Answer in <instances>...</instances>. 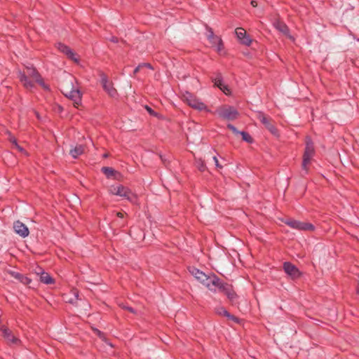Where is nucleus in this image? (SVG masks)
I'll use <instances>...</instances> for the list:
<instances>
[{
	"label": "nucleus",
	"instance_id": "nucleus-45",
	"mask_svg": "<svg viewBox=\"0 0 359 359\" xmlns=\"http://www.w3.org/2000/svg\"><path fill=\"white\" fill-rule=\"evenodd\" d=\"M250 4H251V5L253 7H257V2L256 1H255V0L251 1Z\"/></svg>",
	"mask_w": 359,
	"mask_h": 359
},
{
	"label": "nucleus",
	"instance_id": "nucleus-24",
	"mask_svg": "<svg viewBox=\"0 0 359 359\" xmlns=\"http://www.w3.org/2000/svg\"><path fill=\"white\" fill-rule=\"evenodd\" d=\"M240 135L242 136V139L243 141L248 143H252L253 138L250 136V135L245 131H241Z\"/></svg>",
	"mask_w": 359,
	"mask_h": 359
},
{
	"label": "nucleus",
	"instance_id": "nucleus-14",
	"mask_svg": "<svg viewBox=\"0 0 359 359\" xmlns=\"http://www.w3.org/2000/svg\"><path fill=\"white\" fill-rule=\"evenodd\" d=\"M1 336L8 342L13 344H17L20 340L15 337L12 331L6 327H1L0 328Z\"/></svg>",
	"mask_w": 359,
	"mask_h": 359
},
{
	"label": "nucleus",
	"instance_id": "nucleus-1",
	"mask_svg": "<svg viewBox=\"0 0 359 359\" xmlns=\"http://www.w3.org/2000/svg\"><path fill=\"white\" fill-rule=\"evenodd\" d=\"M19 78L23 86L27 89H30L34 86L33 81L39 83L43 88H45L43 80L41 78L36 69L33 67H27L22 73L20 72Z\"/></svg>",
	"mask_w": 359,
	"mask_h": 359
},
{
	"label": "nucleus",
	"instance_id": "nucleus-42",
	"mask_svg": "<svg viewBox=\"0 0 359 359\" xmlns=\"http://www.w3.org/2000/svg\"><path fill=\"white\" fill-rule=\"evenodd\" d=\"M109 40L113 43H118V39L116 36H111Z\"/></svg>",
	"mask_w": 359,
	"mask_h": 359
},
{
	"label": "nucleus",
	"instance_id": "nucleus-18",
	"mask_svg": "<svg viewBox=\"0 0 359 359\" xmlns=\"http://www.w3.org/2000/svg\"><path fill=\"white\" fill-rule=\"evenodd\" d=\"M212 82H214L215 86L218 87L225 94H228L230 93V89L229 88V87L223 84V78L220 73H217L216 76L215 78H212Z\"/></svg>",
	"mask_w": 359,
	"mask_h": 359
},
{
	"label": "nucleus",
	"instance_id": "nucleus-39",
	"mask_svg": "<svg viewBox=\"0 0 359 359\" xmlns=\"http://www.w3.org/2000/svg\"><path fill=\"white\" fill-rule=\"evenodd\" d=\"M141 66L143 67H147V68H149L150 69H154L153 67L151 66V65L150 63H147V62H144V63H141Z\"/></svg>",
	"mask_w": 359,
	"mask_h": 359
},
{
	"label": "nucleus",
	"instance_id": "nucleus-50",
	"mask_svg": "<svg viewBox=\"0 0 359 359\" xmlns=\"http://www.w3.org/2000/svg\"><path fill=\"white\" fill-rule=\"evenodd\" d=\"M46 90H48L49 89L47 85H46Z\"/></svg>",
	"mask_w": 359,
	"mask_h": 359
},
{
	"label": "nucleus",
	"instance_id": "nucleus-44",
	"mask_svg": "<svg viewBox=\"0 0 359 359\" xmlns=\"http://www.w3.org/2000/svg\"><path fill=\"white\" fill-rule=\"evenodd\" d=\"M116 216L119 218H123L124 216V214L121 212H116Z\"/></svg>",
	"mask_w": 359,
	"mask_h": 359
},
{
	"label": "nucleus",
	"instance_id": "nucleus-22",
	"mask_svg": "<svg viewBox=\"0 0 359 359\" xmlns=\"http://www.w3.org/2000/svg\"><path fill=\"white\" fill-rule=\"evenodd\" d=\"M101 170L107 178L114 177L116 174L118 173L117 171L111 167H102Z\"/></svg>",
	"mask_w": 359,
	"mask_h": 359
},
{
	"label": "nucleus",
	"instance_id": "nucleus-4",
	"mask_svg": "<svg viewBox=\"0 0 359 359\" xmlns=\"http://www.w3.org/2000/svg\"><path fill=\"white\" fill-rule=\"evenodd\" d=\"M217 113L221 118L227 121H234L239 116L238 110L235 107L229 105L219 107L217 110Z\"/></svg>",
	"mask_w": 359,
	"mask_h": 359
},
{
	"label": "nucleus",
	"instance_id": "nucleus-15",
	"mask_svg": "<svg viewBox=\"0 0 359 359\" xmlns=\"http://www.w3.org/2000/svg\"><path fill=\"white\" fill-rule=\"evenodd\" d=\"M64 95L70 99L71 100H72L74 106L76 108L81 104L82 95L80 90H79V88H75L72 91H71L70 94H67Z\"/></svg>",
	"mask_w": 359,
	"mask_h": 359
},
{
	"label": "nucleus",
	"instance_id": "nucleus-20",
	"mask_svg": "<svg viewBox=\"0 0 359 359\" xmlns=\"http://www.w3.org/2000/svg\"><path fill=\"white\" fill-rule=\"evenodd\" d=\"M84 150V146L79 144L76 145L74 149H72L69 154L74 158H76L78 156L83 154Z\"/></svg>",
	"mask_w": 359,
	"mask_h": 359
},
{
	"label": "nucleus",
	"instance_id": "nucleus-19",
	"mask_svg": "<svg viewBox=\"0 0 359 359\" xmlns=\"http://www.w3.org/2000/svg\"><path fill=\"white\" fill-rule=\"evenodd\" d=\"M217 281V276L215 274L206 275L204 280H202L201 283L203 284L205 287H207L210 290H215L213 287V285L215 284Z\"/></svg>",
	"mask_w": 359,
	"mask_h": 359
},
{
	"label": "nucleus",
	"instance_id": "nucleus-46",
	"mask_svg": "<svg viewBox=\"0 0 359 359\" xmlns=\"http://www.w3.org/2000/svg\"><path fill=\"white\" fill-rule=\"evenodd\" d=\"M212 46H215L217 43L216 40L210 41Z\"/></svg>",
	"mask_w": 359,
	"mask_h": 359
},
{
	"label": "nucleus",
	"instance_id": "nucleus-21",
	"mask_svg": "<svg viewBox=\"0 0 359 359\" xmlns=\"http://www.w3.org/2000/svg\"><path fill=\"white\" fill-rule=\"evenodd\" d=\"M190 273L200 282L204 280L206 274L199 269L192 267L189 269Z\"/></svg>",
	"mask_w": 359,
	"mask_h": 359
},
{
	"label": "nucleus",
	"instance_id": "nucleus-3",
	"mask_svg": "<svg viewBox=\"0 0 359 359\" xmlns=\"http://www.w3.org/2000/svg\"><path fill=\"white\" fill-rule=\"evenodd\" d=\"M110 191L112 194L123 197L130 202H134L137 199L136 195L130 189L121 184L112 186Z\"/></svg>",
	"mask_w": 359,
	"mask_h": 359
},
{
	"label": "nucleus",
	"instance_id": "nucleus-33",
	"mask_svg": "<svg viewBox=\"0 0 359 359\" xmlns=\"http://www.w3.org/2000/svg\"><path fill=\"white\" fill-rule=\"evenodd\" d=\"M227 128H228L229 130H231L234 134H240V133H241V131H238V130L236 129V128L233 125H232V124H231V123H229V124L227 125Z\"/></svg>",
	"mask_w": 359,
	"mask_h": 359
},
{
	"label": "nucleus",
	"instance_id": "nucleus-2",
	"mask_svg": "<svg viewBox=\"0 0 359 359\" xmlns=\"http://www.w3.org/2000/svg\"><path fill=\"white\" fill-rule=\"evenodd\" d=\"M314 145L313 142L311 140H309L306 141L302 164V168L304 172V175H307L309 172L308 165L310 163L311 160L314 156Z\"/></svg>",
	"mask_w": 359,
	"mask_h": 359
},
{
	"label": "nucleus",
	"instance_id": "nucleus-26",
	"mask_svg": "<svg viewBox=\"0 0 359 359\" xmlns=\"http://www.w3.org/2000/svg\"><path fill=\"white\" fill-rule=\"evenodd\" d=\"M215 313L219 316H226L228 313V311L223 306H219L215 308Z\"/></svg>",
	"mask_w": 359,
	"mask_h": 359
},
{
	"label": "nucleus",
	"instance_id": "nucleus-9",
	"mask_svg": "<svg viewBox=\"0 0 359 359\" xmlns=\"http://www.w3.org/2000/svg\"><path fill=\"white\" fill-rule=\"evenodd\" d=\"M217 292L225 294L232 303H234L238 298V295L233 290V286L227 283L223 282Z\"/></svg>",
	"mask_w": 359,
	"mask_h": 359
},
{
	"label": "nucleus",
	"instance_id": "nucleus-41",
	"mask_svg": "<svg viewBox=\"0 0 359 359\" xmlns=\"http://www.w3.org/2000/svg\"><path fill=\"white\" fill-rule=\"evenodd\" d=\"M9 141L13 144V146H15V144H18L17 140L13 136L9 137Z\"/></svg>",
	"mask_w": 359,
	"mask_h": 359
},
{
	"label": "nucleus",
	"instance_id": "nucleus-35",
	"mask_svg": "<svg viewBox=\"0 0 359 359\" xmlns=\"http://www.w3.org/2000/svg\"><path fill=\"white\" fill-rule=\"evenodd\" d=\"M15 148L25 156H28V153L18 144H15Z\"/></svg>",
	"mask_w": 359,
	"mask_h": 359
},
{
	"label": "nucleus",
	"instance_id": "nucleus-23",
	"mask_svg": "<svg viewBox=\"0 0 359 359\" xmlns=\"http://www.w3.org/2000/svg\"><path fill=\"white\" fill-rule=\"evenodd\" d=\"M195 165L198 170L201 172H204L206 170V165L205 161L201 158H197L195 160Z\"/></svg>",
	"mask_w": 359,
	"mask_h": 359
},
{
	"label": "nucleus",
	"instance_id": "nucleus-47",
	"mask_svg": "<svg viewBox=\"0 0 359 359\" xmlns=\"http://www.w3.org/2000/svg\"><path fill=\"white\" fill-rule=\"evenodd\" d=\"M108 156H109V155H108V154H104L103 155V157H104V158H107V157H108Z\"/></svg>",
	"mask_w": 359,
	"mask_h": 359
},
{
	"label": "nucleus",
	"instance_id": "nucleus-36",
	"mask_svg": "<svg viewBox=\"0 0 359 359\" xmlns=\"http://www.w3.org/2000/svg\"><path fill=\"white\" fill-rule=\"evenodd\" d=\"M120 306L123 309H126L127 311H128L129 312L132 313H136L135 309L130 306H125L123 304H120Z\"/></svg>",
	"mask_w": 359,
	"mask_h": 359
},
{
	"label": "nucleus",
	"instance_id": "nucleus-43",
	"mask_svg": "<svg viewBox=\"0 0 359 359\" xmlns=\"http://www.w3.org/2000/svg\"><path fill=\"white\" fill-rule=\"evenodd\" d=\"M72 292L75 297V299H78V297H79V292L76 290H72Z\"/></svg>",
	"mask_w": 359,
	"mask_h": 359
},
{
	"label": "nucleus",
	"instance_id": "nucleus-5",
	"mask_svg": "<svg viewBox=\"0 0 359 359\" xmlns=\"http://www.w3.org/2000/svg\"><path fill=\"white\" fill-rule=\"evenodd\" d=\"M256 117L272 135L275 136L278 135V130L269 116H266L264 112L259 111L256 112Z\"/></svg>",
	"mask_w": 359,
	"mask_h": 359
},
{
	"label": "nucleus",
	"instance_id": "nucleus-38",
	"mask_svg": "<svg viewBox=\"0 0 359 359\" xmlns=\"http://www.w3.org/2000/svg\"><path fill=\"white\" fill-rule=\"evenodd\" d=\"M11 274L18 280H19L20 279V278H21V276L22 275V274H21L20 273H18V272H12Z\"/></svg>",
	"mask_w": 359,
	"mask_h": 359
},
{
	"label": "nucleus",
	"instance_id": "nucleus-48",
	"mask_svg": "<svg viewBox=\"0 0 359 359\" xmlns=\"http://www.w3.org/2000/svg\"><path fill=\"white\" fill-rule=\"evenodd\" d=\"M69 302L71 303V304H74V303L73 299L69 300Z\"/></svg>",
	"mask_w": 359,
	"mask_h": 359
},
{
	"label": "nucleus",
	"instance_id": "nucleus-27",
	"mask_svg": "<svg viewBox=\"0 0 359 359\" xmlns=\"http://www.w3.org/2000/svg\"><path fill=\"white\" fill-rule=\"evenodd\" d=\"M217 44L215 45L217 48V51L220 53L224 49V44L222 39L219 37L217 40Z\"/></svg>",
	"mask_w": 359,
	"mask_h": 359
},
{
	"label": "nucleus",
	"instance_id": "nucleus-8",
	"mask_svg": "<svg viewBox=\"0 0 359 359\" xmlns=\"http://www.w3.org/2000/svg\"><path fill=\"white\" fill-rule=\"evenodd\" d=\"M285 224L289 226L290 227L300 230V231H313L315 229V226L308 222H302L295 219H288L285 221Z\"/></svg>",
	"mask_w": 359,
	"mask_h": 359
},
{
	"label": "nucleus",
	"instance_id": "nucleus-30",
	"mask_svg": "<svg viewBox=\"0 0 359 359\" xmlns=\"http://www.w3.org/2000/svg\"><path fill=\"white\" fill-rule=\"evenodd\" d=\"M19 281L25 285H29L31 283V279L22 274Z\"/></svg>",
	"mask_w": 359,
	"mask_h": 359
},
{
	"label": "nucleus",
	"instance_id": "nucleus-13",
	"mask_svg": "<svg viewBox=\"0 0 359 359\" xmlns=\"http://www.w3.org/2000/svg\"><path fill=\"white\" fill-rule=\"evenodd\" d=\"M236 35L241 44L250 46L252 43V39L250 36L247 34L246 31L242 27H238L235 30Z\"/></svg>",
	"mask_w": 359,
	"mask_h": 359
},
{
	"label": "nucleus",
	"instance_id": "nucleus-31",
	"mask_svg": "<svg viewBox=\"0 0 359 359\" xmlns=\"http://www.w3.org/2000/svg\"><path fill=\"white\" fill-rule=\"evenodd\" d=\"M55 280L46 273V285L55 284Z\"/></svg>",
	"mask_w": 359,
	"mask_h": 359
},
{
	"label": "nucleus",
	"instance_id": "nucleus-10",
	"mask_svg": "<svg viewBox=\"0 0 359 359\" xmlns=\"http://www.w3.org/2000/svg\"><path fill=\"white\" fill-rule=\"evenodd\" d=\"M185 99L189 106H190L193 109L199 111L206 110L207 109L206 105L203 102L200 101L198 98H196L191 93H187V95H185Z\"/></svg>",
	"mask_w": 359,
	"mask_h": 359
},
{
	"label": "nucleus",
	"instance_id": "nucleus-7",
	"mask_svg": "<svg viewBox=\"0 0 359 359\" xmlns=\"http://www.w3.org/2000/svg\"><path fill=\"white\" fill-rule=\"evenodd\" d=\"M100 83L104 90V91L111 97H115L117 96V90L114 88L113 83L108 80L107 76L101 72L100 74Z\"/></svg>",
	"mask_w": 359,
	"mask_h": 359
},
{
	"label": "nucleus",
	"instance_id": "nucleus-11",
	"mask_svg": "<svg viewBox=\"0 0 359 359\" xmlns=\"http://www.w3.org/2000/svg\"><path fill=\"white\" fill-rule=\"evenodd\" d=\"M57 48L61 53H64L69 60L74 61L76 63L79 62V58L69 46L62 43H58L57 44Z\"/></svg>",
	"mask_w": 359,
	"mask_h": 359
},
{
	"label": "nucleus",
	"instance_id": "nucleus-40",
	"mask_svg": "<svg viewBox=\"0 0 359 359\" xmlns=\"http://www.w3.org/2000/svg\"><path fill=\"white\" fill-rule=\"evenodd\" d=\"M142 68L141 64H140L133 71V76H136V74L140 72V70Z\"/></svg>",
	"mask_w": 359,
	"mask_h": 359
},
{
	"label": "nucleus",
	"instance_id": "nucleus-6",
	"mask_svg": "<svg viewBox=\"0 0 359 359\" xmlns=\"http://www.w3.org/2000/svg\"><path fill=\"white\" fill-rule=\"evenodd\" d=\"M74 83H76V79L74 76L71 74L65 76L60 83L61 91L63 95L70 94L71 91L78 88L74 86Z\"/></svg>",
	"mask_w": 359,
	"mask_h": 359
},
{
	"label": "nucleus",
	"instance_id": "nucleus-34",
	"mask_svg": "<svg viewBox=\"0 0 359 359\" xmlns=\"http://www.w3.org/2000/svg\"><path fill=\"white\" fill-rule=\"evenodd\" d=\"M144 107L150 115L153 116H157L158 114L156 111H154L150 107L146 105Z\"/></svg>",
	"mask_w": 359,
	"mask_h": 359
},
{
	"label": "nucleus",
	"instance_id": "nucleus-28",
	"mask_svg": "<svg viewBox=\"0 0 359 359\" xmlns=\"http://www.w3.org/2000/svg\"><path fill=\"white\" fill-rule=\"evenodd\" d=\"M219 36H215L211 28L208 29V39L209 41L217 40Z\"/></svg>",
	"mask_w": 359,
	"mask_h": 359
},
{
	"label": "nucleus",
	"instance_id": "nucleus-17",
	"mask_svg": "<svg viewBox=\"0 0 359 359\" xmlns=\"http://www.w3.org/2000/svg\"><path fill=\"white\" fill-rule=\"evenodd\" d=\"M273 26L280 32L283 33L290 39H293V37L290 34L289 27L284 22L277 20L273 22Z\"/></svg>",
	"mask_w": 359,
	"mask_h": 359
},
{
	"label": "nucleus",
	"instance_id": "nucleus-49",
	"mask_svg": "<svg viewBox=\"0 0 359 359\" xmlns=\"http://www.w3.org/2000/svg\"><path fill=\"white\" fill-rule=\"evenodd\" d=\"M160 158H161V159L162 160V161H163V162H164V160H163V156H160Z\"/></svg>",
	"mask_w": 359,
	"mask_h": 359
},
{
	"label": "nucleus",
	"instance_id": "nucleus-16",
	"mask_svg": "<svg viewBox=\"0 0 359 359\" xmlns=\"http://www.w3.org/2000/svg\"><path fill=\"white\" fill-rule=\"evenodd\" d=\"M13 228L15 231L20 236L25 238L29 235V229L25 224L20 221L14 222Z\"/></svg>",
	"mask_w": 359,
	"mask_h": 359
},
{
	"label": "nucleus",
	"instance_id": "nucleus-12",
	"mask_svg": "<svg viewBox=\"0 0 359 359\" xmlns=\"http://www.w3.org/2000/svg\"><path fill=\"white\" fill-rule=\"evenodd\" d=\"M284 271L290 276L292 279H297L301 276V272L298 268L289 262L283 263Z\"/></svg>",
	"mask_w": 359,
	"mask_h": 359
},
{
	"label": "nucleus",
	"instance_id": "nucleus-29",
	"mask_svg": "<svg viewBox=\"0 0 359 359\" xmlns=\"http://www.w3.org/2000/svg\"><path fill=\"white\" fill-rule=\"evenodd\" d=\"M215 284L213 285V287H215V290H211L213 292H217L219 290V287H220V285L222 284L223 281L217 276V281H216Z\"/></svg>",
	"mask_w": 359,
	"mask_h": 359
},
{
	"label": "nucleus",
	"instance_id": "nucleus-32",
	"mask_svg": "<svg viewBox=\"0 0 359 359\" xmlns=\"http://www.w3.org/2000/svg\"><path fill=\"white\" fill-rule=\"evenodd\" d=\"M226 317L228 319H229V320H232V321H233V322H235V323H239V319H238L236 316H233V315H231V313H229V312H228L227 315L226 316Z\"/></svg>",
	"mask_w": 359,
	"mask_h": 359
},
{
	"label": "nucleus",
	"instance_id": "nucleus-37",
	"mask_svg": "<svg viewBox=\"0 0 359 359\" xmlns=\"http://www.w3.org/2000/svg\"><path fill=\"white\" fill-rule=\"evenodd\" d=\"M214 161H215V166L217 168H222V165L219 164V161L217 159V157L216 156H214L212 157Z\"/></svg>",
	"mask_w": 359,
	"mask_h": 359
},
{
	"label": "nucleus",
	"instance_id": "nucleus-25",
	"mask_svg": "<svg viewBox=\"0 0 359 359\" xmlns=\"http://www.w3.org/2000/svg\"><path fill=\"white\" fill-rule=\"evenodd\" d=\"M44 271L42 269H39V271H36V278L43 283H45V277L43 276Z\"/></svg>",
	"mask_w": 359,
	"mask_h": 359
}]
</instances>
